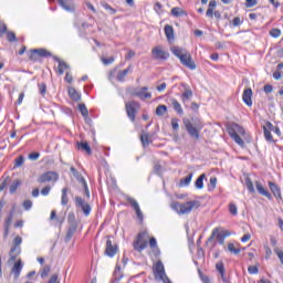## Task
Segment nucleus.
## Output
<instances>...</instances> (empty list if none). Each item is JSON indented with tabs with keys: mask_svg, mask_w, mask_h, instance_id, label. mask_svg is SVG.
Listing matches in <instances>:
<instances>
[{
	"mask_svg": "<svg viewBox=\"0 0 283 283\" xmlns=\"http://www.w3.org/2000/svg\"><path fill=\"white\" fill-rule=\"evenodd\" d=\"M170 51L177 59H179L185 67H188V70H196V62H193L190 52L179 46H172Z\"/></svg>",
	"mask_w": 283,
	"mask_h": 283,
	"instance_id": "1",
	"label": "nucleus"
},
{
	"mask_svg": "<svg viewBox=\"0 0 283 283\" xmlns=\"http://www.w3.org/2000/svg\"><path fill=\"white\" fill-rule=\"evenodd\" d=\"M171 210L176 211L178 216H185L187 213H191L193 209H198L200 207V202L192 200V201H187L185 203H180L178 201H174L171 205Z\"/></svg>",
	"mask_w": 283,
	"mask_h": 283,
	"instance_id": "2",
	"label": "nucleus"
},
{
	"mask_svg": "<svg viewBox=\"0 0 283 283\" xmlns=\"http://www.w3.org/2000/svg\"><path fill=\"white\" fill-rule=\"evenodd\" d=\"M184 125L190 138H196V140L200 139V130L205 128L202 120L197 119L195 123H191V120L185 118Z\"/></svg>",
	"mask_w": 283,
	"mask_h": 283,
	"instance_id": "3",
	"label": "nucleus"
},
{
	"mask_svg": "<svg viewBox=\"0 0 283 283\" xmlns=\"http://www.w3.org/2000/svg\"><path fill=\"white\" fill-rule=\"evenodd\" d=\"M228 133L230 138H232V140H234V143H237L239 147H244V140H242V137H240L244 136L245 134L244 128L242 126H240L239 124H232L228 128Z\"/></svg>",
	"mask_w": 283,
	"mask_h": 283,
	"instance_id": "4",
	"label": "nucleus"
},
{
	"mask_svg": "<svg viewBox=\"0 0 283 283\" xmlns=\"http://www.w3.org/2000/svg\"><path fill=\"white\" fill-rule=\"evenodd\" d=\"M28 56L32 63H38L40 59H48L49 56H52V53L46 49H33L28 52Z\"/></svg>",
	"mask_w": 283,
	"mask_h": 283,
	"instance_id": "5",
	"label": "nucleus"
},
{
	"mask_svg": "<svg viewBox=\"0 0 283 283\" xmlns=\"http://www.w3.org/2000/svg\"><path fill=\"white\" fill-rule=\"evenodd\" d=\"M132 72H134L132 65H128V67L123 71L118 70V67H115L113 71L109 72V77L116 78V81H118L119 83H125L127 74H132Z\"/></svg>",
	"mask_w": 283,
	"mask_h": 283,
	"instance_id": "6",
	"label": "nucleus"
},
{
	"mask_svg": "<svg viewBox=\"0 0 283 283\" xmlns=\"http://www.w3.org/2000/svg\"><path fill=\"white\" fill-rule=\"evenodd\" d=\"M125 107H126V114L129 120L134 123L136 120V109H139L140 104H138V102L136 101H130V102H126Z\"/></svg>",
	"mask_w": 283,
	"mask_h": 283,
	"instance_id": "7",
	"label": "nucleus"
},
{
	"mask_svg": "<svg viewBox=\"0 0 283 283\" xmlns=\"http://www.w3.org/2000/svg\"><path fill=\"white\" fill-rule=\"evenodd\" d=\"M75 206L77 209L83 211L86 217L92 213V206H90V203H87L82 197H75Z\"/></svg>",
	"mask_w": 283,
	"mask_h": 283,
	"instance_id": "8",
	"label": "nucleus"
},
{
	"mask_svg": "<svg viewBox=\"0 0 283 283\" xmlns=\"http://www.w3.org/2000/svg\"><path fill=\"white\" fill-rule=\"evenodd\" d=\"M154 275H155V280H157V282H161V280H165L167 277V273L165 272V265L163 264V261H158L155 264Z\"/></svg>",
	"mask_w": 283,
	"mask_h": 283,
	"instance_id": "9",
	"label": "nucleus"
},
{
	"mask_svg": "<svg viewBox=\"0 0 283 283\" xmlns=\"http://www.w3.org/2000/svg\"><path fill=\"white\" fill-rule=\"evenodd\" d=\"M56 180H59V174L54 171H46L38 178V182H40V185H43L44 182H52V181L56 182Z\"/></svg>",
	"mask_w": 283,
	"mask_h": 283,
	"instance_id": "10",
	"label": "nucleus"
},
{
	"mask_svg": "<svg viewBox=\"0 0 283 283\" xmlns=\"http://www.w3.org/2000/svg\"><path fill=\"white\" fill-rule=\"evenodd\" d=\"M181 87H184V92L181 94V103L187 107V101H191L193 98V91H191V86L189 84H181Z\"/></svg>",
	"mask_w": 283,
	"mask_h": 283,
	"instance_id": "11",
	"label": "nucleus"
},
{
	"mask_svg": "<svg viewBox=\"0 0 283 283\" xmlns=\"http://www.w3.org/2000/svg\"><path fill=\"white\" fill-rule=\"evenodd\" d=\"M151 54L156 61H167L169 59V54L160 46L153 49Z\"/></svg>",
	"mask_w": 283,
	"mask_h": 283,
	"instance_id": "12",
	"label": "nucleus"
},
{
	"mask_svg": "<svg viewBox=\"0 0 283 283\" xmlns=\"http://www.w3.org/2000/svg\"><path fill=\"white\" fill-rule=\"evenodd\" d=\"M127 202L134 209L139 222H143L144 220L143 210H140V205H138V201H136V199L132 197H127Z\"/></svg>",
	"mask_w": 283,
	"mask_h": 283,
	"instance_id": "13",
	"label": "nucleus"
},
{
	"mask_svg": "<svg viewBox=\"0 0 283 283\" xmlns=\"http://www.w3.org/2000/svg\"><path fill=\"white\" fill-rule=\"evenodd\" d=\"M143 238H145V234L139 233L137 235V239L133 243L135 251H138V253H140L142 251H145V249H147V241H143Z\"/></svg>",
	"mask_w": 283,
	"mask_h": 283,
	"instance_id": "14",
	"label": "nucleus"
},
{
	"mask_svg": "<svg viewBox=\"0 0 283 283\" xmlns=\"http://www.w3.org/2000/svg\"><path fill=\"white\" fill-rule=\"evenodd\" d=\"M53 60L57 63V74L63 76V74H65V70H70V64L61 60L59 56H53Z\"/></svg>",
	"mask_w": 283,
	"mask_h": 283,
	"instance_id": "15",
	"label": "nucleus"
},
{
	"mask_svg": "<svg viewBox=\"0 0 283 283\" xmlns=\"http://www.w3.org/2000/svg\"><path fill=\"white\" fill-rule=\"evenodd\" d=\"M168 105H171V107L174 108V111H175L179 116H182V114H185V109H182V105H181L180 102H178V99H176L175 97L168 98Z\"/></svg>",
	"mask_w": 283,
	"mask_h": 283,
	"instance_id": "16",
	"label": "nucleus"
},
{
	"mask_svg": "<svg viewBox=\"0 0 283 283\" xmlns=\"http://www.w3.org/2000/svg\"><path fill=\"white\" fill-rule=\"evenodd\" d=\"M274 126L271 122H266L265 126L263 127V134H264V138L265 140H268V143H273V135L271 134V132H273Z\"/></svg>",
	"mask_w": 283,
	"mask_h": 283,
	"instance_id": "17",
	"label": "nucleus"
},
{
	"mask_svg": "<svg viewBox=\"0 0 283 283\" xmlns=\"http://www.w3.org/2000/svg\"><path fill=\"white\" fill-rule=\"evenodd\" d=\"M147 90H149V87L144 86L140 90H136L133 94L137 96V98H140V101H145L151 98V93L147 92Z\"/></svg>",
	"mask_w": 283,
	"mask_h": 283,
	"instance_id": "18",
	"label": "nucleus"
},
{
	"mask_svg": "<svg viewBox=\"0 0 283 283\" xmlns=\"http://www.w3.org/2000/svg\"><path fill=\"white\" fill-rule=\"evenodd\" d=\"M253 90L245 88L243 91L242 101L248 107H251L253 105Z\"/></svg>",
	"mask_w": 283,
	"mask_h": 283,
	"instance_id": "19",
	"label": "nucleus"
},
{
	"mask_svg": "<svg viewBox=\"0 0 283 283\" xmlns=\"http://www.w3.org/2000/svg\"><path fill=\"white\" fill-rule=\"evenodd\" d=\"M21 271H23V262L21 259H19L11 269V273L13 274L14 280H19Z\"/></svg>",
	"mask_w": 283,
	"mask_h": 283,
	"instance_id": "20",
	"label": "nucleus"
},
{
	"mask_svg": "<svg viewBox=\"0 0 283 283\" xmlns=\"http://www.w3.org/2000/svg\"><path fill=\"white\" fill-rule=\"evenodd\" d=\"M77 229L78 224H76V221H72L69 226L64 242H70V240H72L73 235L76 233Z\"/></svg>",
	"mask_w": 283,
	"mask_h": 283,
	"instance_id": "21",
	"label": "nucleus"
},
{
	"mask_svg": "<svg viewBox=\"0 0 283 283\" xmlns=\"http://www.w3.org/2000/svg\"><path fill=\"white\" fill-rule=\"evenodd\" d=\"M255 187H256V191L260 193V196H264L265 198H268V200L273 199V196L271 195V192H269V190H266V188H264L262 182L255 181Z\"/></svg>",
	"mask_w": 283,
	"mask_h": 283,
	"instance_id": "22",
	"label": "nucleus"
},
{
	"mask_svg": "<svg viewBox=\"0 0 283 283\" xmlns=\"http://www.w3.org/2000/svg\"><path fill=\"white\" fill-rule=\"evenodd\" d=\"M21 255V247L12 245L9 252V262H17V258Z\"/></svg>",
	"mask_w": 283,
	"mask_h": 283,
	"instance_id": "23",
	"label": "nucleus"
},
{
	"mask_svg": "<svg viewBox=\"0 0 283 283\" xmlns=\"http://www.w3.org/2000/svg\"><path fill=\"white\" fill-rule=\"evenodd\" d=\"M67 92L71 101H74V103H78V101H81V93L76 91V88L70 86Z\"/></svg>",
	"mask_w": 283,
	"mask_h": 283,
	"instance_id": "24",
	"label": "nucleus"
},
{
	"mask_svg": "<svg viewBox=\"0 0 283 283\" xmlns=\"http://www.w3.org/2000/svg\"><path fill=\"white\" fill-rule=\"evenodd\" d=\"M123 271L120 270V265H116L115 266V270H114V272H113V280H112V282H116V283H118V282H120V280H123Z\"/></svg>",
	"mask_w": 283,
	"mask_h": 283,
	"instance_id": "25",
	"label": "nucleus"
},
{
	"mask_svg": "<svg viewBox=\"0 0 283 283\" xmlns=\"http://www.w3.org/2000/svg\"><path fill=\"white\" fill-rule=\"evenodd\" d=\"M118 253V245H113L112 241H107V256L108 258H114Z\"/></svg>",
	"mask_w": 283,
	"mask_h": 283,
	"instance_id": "26",
	"label": "nucleus"
},
{
	"mask_svg": "<svg viewBox=\"0 0 283 283\" xmlns=\"http://www.w3.org/2000/svg\"><path fill=\"white\" fill-rule=\"evenodd\" d=\"M77 147L81 149V151H86L88 156H92V147H90L87 142L77 143Z\"/></svg>",
	"mask_w": 283,
	"mask_h": 283,
	"instance_id": "27",
	"label": "nucleus"
},
{
	"mask_svg": "<svg viewBox=\"0 0 283 283\" xmlns=\"http://www.w3.org/2000/svg\"><path fill=\"white\" fill-rule=\"evenodd\" d=\"M170 14L172 17H187V11L182 10L180 7H175L171 9Z\"/></svg>",
	"mask_w": 283,
	"mask_h": 283,
	"instance_id": "28",
	"label": "nucleus"
},
{
	"mask_svg": "<svg viewBox=\"0 0 283 283\" xmlns=\"http://www.w3.org/2000/svg\"><path fill=\"white\" fill-rule=\"evenodd\" d=\"M207 178V175H205V174H201L198 178H197V180H196V182H195V187H196V189H203L205 188V179Z\"/></svg>",
	"mask_w": 283,
	"mask_h": 283,
	"instance_id": "29",
	"label": "nucleus"
},
{
	"mask_svg": "<svg viewBox=\"0 0 283 283\" xmlns=\"http://www.w3.org/2000/svg\"><path fill=\"white\" fill-rule=\"evenodd\" d=\"M271 192L273 193V196H280V192L282 191V189H280L277 187V184L273 182V181H269L268 182Z\"/></svg>",
	"mask_w": 283,
	"mask_h": 283,
	"instance_id": "30",
	"label": "nucleus"
},
{
	"mask_svg": "<svg viewBox=\"0 0 283 283\" xmlns=\"http://www.w3.org/2000/svg\"><path fill=\"white\" fill-rule=\"evenodd\" d=\"M164 32L166 34V38L171 41L174 39V27L166 24L164 28Z\"/></svg>",
	"mask_w": 283,
	"mask_h": 283,
	"instance_id": "31",
	"label": "nucleus"
},
{
	"mask_svg": "<svg viewBox=\"0 0 283 283\" xmlns=\"http://www.w3.org/2000/svg\"><path fill=\"white\" fill-rule=\"evenodd\" d=\"M192 178H193V174L190 172L186 178L180 180L179 186L180 187H189V185H191Z\"/></svg>",
	"mask_w": 283,
	"mask_h": 283,
	"instance_id": "32",
	"label": "nucleus"
},
{
	"mask_svg": "<svg viewBox=\"0 0 283 283\" xmlns=\"http://www.w3.org/2000/svg\"><path fill=\"white\" fill-rule=\"evenodd\" d=\"M67 202H70V198H67V188H63L61 197L62 207H67Z\"/></svg>",
	"mask_w": 283,
	"mask_h": 283,
	"instance_id": "33",
	"label": "nucleus"
},
{
	"mask_svg": "<svg viewBox=\"0 0 283 283\" xmlns=\"http://www.w3.org/2000/svg\"><path fill=\"white\" fill-rule=\"evenodd\" d=\"M218 185V177H210V182L208 185V191H214Z\"/></svg>",
	"mask_w": 283,
	"mask_h": 283,
	"instance_id": "34",
	"label": "nucleus"
},
{
	"mask_svg": "<svg viewBox=\"0 0 283 283\" xmlns=\"http://www.w3.org/2000/svg\"><path fill=\"white\" fill-rule=\"evenodd\" d=\"M78 111L84 118H87V116H90V111L87 109V106L85 104H78Z\"/></svg>",
	"mask_w": 283,
	"mask_h": 283,
	"instance_id": "35",
	"label": "nucleus"
},
{
	"mask_svg": "<svg viewBox=\"0 0 283 283\" xmlns=\"http://www.w3.org/2000/svg\"><path fill=\"white\" fill-rule=\"evenodd\" d=\"M98 174H99V178H103V176H107V165L105 163H102L99 165Z\"/></svg>",
	"mask_w": 283,
	"mask_h": 283,
	"instance_id": "36",
	"label": "nucleus"
},
{
	"mask_svg": "<svg viewBox=\"0 0 283 283\" xmlns=\"http://www.w3.org/2000/svg\"><path fill=\"white\" fill-rule=\"evenodd\" d=\"M80 182L84 189V196H86V198L90 199V188L87 187V181H85V178H82Z\"/></svg>",
	"mask_w": 283,
	"mask_h": 283,
	"instance_id": "37",
	"label": "nucleus"
},
{
	"mask_svg": "<svg viewBox=\"0 0 283 283\" xmlns=\"http://www.w3.org/2000/svg\"><path fill=\"white\" fill-rule=\"evenodd\" d=\"M21 186V181L15 180L11 184V186L9 187V192L10 193H15L17 189H19V187Z\"/></svg>",
	"mask_w": 283,
	"mask_h": 283,
	"instance_id": "38",
	"label": "nucleus"
},
{
	"mask_svg": "<svg viewBox=\"0 0 283 283\" xmlns=\"http://www.w3.org/2000/svg\"><path fill=\"white\" fill-rule=\"evenodd\" d=\"M245 186L249 193H255V187L253 186V181H251V179L249 178L245 179Z\"/></svg>",
	"mask_w": 283,
	"mask_h": 283,
	"instance_id": "39",
	"label": "nucleus"
},
{
	"mask_svg": "<svg viewBox=\"0 0 283 283\" xmlns=\"http://www.w3.org/2000/svg\"><path fill=\"white\" fill-rule=\"evenodd\" d=\"M270 36H272L273 39H280V36H282V30L280 29L270 30Z\"/></svg>",
	"mask_w": 283,
	"mask_h": 283,
	"instance_id": "40",
	"label": "nucleus"
},
{
	"mask_svg": "<svg viewBox=\"0 0 283 283\" xmlns=\"http://www.w3.org/2000/svg\"><path fill=\"white\" fill-rule=\"evenodd\" d=\"M166 112H167V106L165 105H159L156 108L157 116H165Z\"/></svg>",
	"mask_w": 283,
	"mask_h": 283,
	"instance_id": "41",
	"label": "nucleus"
},
{
	"mask_svg": "<svg viewBox=\"0 0 283 283\" xmlns=\"http://www.w3.org/2000/svg\"><path fill=\"white\" fill-rule=\"evenodd\" d=\"M228 251H230V253H233L234 255H238V253H240L241 250L240 248H235V244L229 243Z\"/></svg>",
	"mask_w": 283,
	"mask_h": 283,
	"instance_id": "42",
	"label": "nucleus"
},
{
	"mask_svg": "<svg viewBox=\"0 0 283 283\" xmlns=\"http://www.w3.org/2000/svg\"><path fill=\"white\" fill-rule=\"evenodd\" d=\"M248 273H250V275H258L260 273V269L258 265H250L248 268Z\"/></svg>",
	"mask_w": 283,
	"mask_h": 283,
	"instance_id": "43",
	"label": "nucleus"
},
{
	"mask_svg": "<svg viewBox=\"0 0 283 283\" xmlns=\"http://www.w3.org/2000/svg\"><path fill=\"white\" fill-rule=\"evenodd\" d=\"M41 96H44L48 92V85L45 83L38 84Z\"/></svg>",
	"mask_w": 283,
	"mask_h": 283,
	"instance_id": "44",
	"label": "nucleus"
},
{
	"mask_svg": "<svg viewBox=\"0 0 283 283\" xmlns=\"http://www.w3.org/2000/svg\"><path fill=\"white\" fill-rule=\"evenodd\" d=\"M7 40L9 41V43H14V41H17V34L12 31H8Z\"/></svg>",
	"mask_w": 283,
	"mask_h": 283,
	"instance_id": "45",
	"label": "nucleus"
},
{
	"mask_svg": "<svg viewBox=\"0 0 283 283\" xmlns=\"http://www.w3.org/2000/svg\"><path fill=\"white\" fill-rule=\"evenodd\" d=\"M171 127H172L174 132H178V129H180V124H179L178 118H172L171 119Z\"/></svg>",
	"mask_w": 283,
	"mask_h": 283,
	"instance_id": "46",
	"label": "nucleus"
},
{
	"mask_svg": "<svg viewBox=\"0 0 283 283\" xmlns=\"http://www.w3.org/2000/svg\"><path fill=\"white\" fill-rule=\"evenodd\" d=\"M229 212L231 213V216H238V206H235V203H230Z\"/></svg>",
	"mask_w": 283,
	"mask_h": 283,
	"instance_id": "47",
	"label": "nucleus"
},
{
	"mask_svg": "<svg viewBox=\"0 0 283 283\" xmlns=\"http://www.w3.org/2000/svg\"><path fill=\"white\" fill-rule=\"evenodd\" d=\"M111 189L112 191H118V185H116V178L114 176H111Z\"/></svg>",
	"mask_w": 283,
	"mask_h": 283,
	"instance_id": "48",
	"label": "nucleus"
},
{
	"mask_svg": "<svg viewBox=\"0 0 283 283\" xmlns=\"http://www.w3.org/2000/svg\"><path fill=\"white\" fill-rule=\"evenodd\" d=\"M22 207L25 209V211H30L32 209V200L27 199L23 201Z\"/></svg>",
	"mask_w": 283,
	"mask_h": 283,
	"instance_id": "49",
	"label": "nucleus"
},
{
	"mask_svg": "<svg viewBox=\"0 0 283 283\" xmlns=\"http://www.w3.org/2000/svg\"><path fill=\"white\" fill-rule=\"evenodd\" d=\"M140 142H142V144L144 145V147H146V145H149V135L143 134V135L140 136Z\"/></svg>",
	"mask_w": 283,
	"mask_h": 283,
	"instance_id": "50",
	"label": "nucleus"
},
{
	"mask_svg": "<svg viewBox=\"0 0 283 283\" xmlns=\"http://www.w3.org/2000/svg\"><path fill=\"white\" fill-rule=\"evenodd\" d=\"M50 271H51L50 265H45V266L42 269L41 277H48V275H50Z\"/></svg>",
	"mask_w": 283,
	"mask_h": 283,
	"instance_id": "51",
	"label": "nucleus"
},
{
	"mask_svg": "<svg viewBox=\"0 0 283 283\" xmlns=\"http://www.w3.org/2000/svg\"><path fill=\"white\" fill-rule=\"evenodd\" d=\"M57 3L59 6H61V8H63V10H66V12H70V10H72V8L65 3V0H57Z\"/></svg>",
	"mask_w": 283,
	"mask_h": 283,
	"instance_id": "52",
	"label": "nucleus"
},
{
	"mask_svg": "<svg viewBox=\"0 0 283 283\" xmlns=\"http://www.w3.org/2000/svg\"><path fill=\"white\" fill-rule=\"evenodd\" d=\"M23 163H25V158H24L23 156H19V157L15 159L14 167H22Z\"/></svg>",
	"mask_w": 283,
	"mask_h": 283,
	"instance_id": "53",
	"label": "nucleus"
},
{
	"mask_svg": "<svg viewBox=\"0 0 283 283\" xmlns=\"http://www.w3.org/2000/svg\"><path fill=\"white\" fill-rule=\"evenodd\" d=\"M216 269H217L218 273H226L224 263L222 261H220L216 264Z\"/></svg>",
	"mask_w": 283,
	"mask_h": 283,
	"instance_id": "54",
	"label": "nucleus"
},
{
	"mask_svg": "<svg viewBox=\"0 0 283 283\" xmlns=\"http://www.w3.org/2000/svg\"><path fill=\"white\" fill-rule=\"evenodd\" d=\"M23 239L20 235H17L13 240L12 247H21Z\"/></svg>",
	"mask_w": 283,
	"mask_h": 283,
	"instance_id": "55",
	"label": "nucleus"
},
{
	"mask_svg": "<svg viewBox=\"0 0 283 283\" xmlns=\"http://www.w3.org/2000/svg\"><path fill=\"white\" fill-rule=\"evenodd\" d=\"M3 34H8V25L6 23L0 24V36H3Z\"/></svg>",
	"mask_w": 283,
	"mask_h": 283,
	"instance_id": "56",
	"label": "nucleus"
},
{
	"mask_svg": "<svg viewBox=\"0 0 283 283\" xmlns=\"http://www.w3.org/2000/svg\"><path fill=\"white\" fill-rule=\"evenodd\" d=\"M274 253H276L281 264L283 265V251L279 250L277 248L274 249Z\"/></svg>",
	"mask_w": 283,
	"mask_h": 283,
	"instance_id": "57",
	"label": "nucleus"
},
{
	"mask_svg": "<svg viewBox=\"0 0 283 283\" xmlns=\"http://www.w3.org/2000/svg\"><path fill=\"white\" fill-rule=\"evenodd\" d=\"M264 249H265V260H269L271 255H273V251L271 250V248H269V245H265Z\"/></svg>",
	"mask_w": 283,
	"mask_h": 283,
	"instance_id": "58",
	"label": "nucleus"
},
{
	"mask_svg": "<svg viewBox=\"0 0 283 283\" xmlns=\"http://www.w3.org/2000/svg\"><path fill=\"white\" fill-rule=\"evenodd\" d=\"M149 247L150 249H158V241H156V238L149 240Z\"/></svg>",
	"mask_w": 283,
	"mask_h": 283,
	"instance_id": "59",
	"label": "nucleus"
},
{
	"mask_svg": "<svg viewBox=\"0 0 283 283\" xmlns=\"http://www.w3.org/2000/svg\"><path fill=\"white\" fill-rule=\"evenodd\" d=\"M50 191H52V187L45 186V187L41 190V193H42L43 196H50Z\"/></svg>",
	"mask_w": 283,
	"mask_h": 283,
	"instance_id": "60",
	"label": "nucleus"
},
{
	"mask_svg": "<svg viewBox=\"0 0 283 283\" xmlns=\"http://www.w3.org/2000/svg\"><path fill=\"white\" fill-rule=\"evenodd\" d=\"M232 24L234 25V28H238V25H242V20L240 19V17H235L232 20Z\"/></svg>",
	"mask_w": 283,
	"mask_h": 283,
	"instance_id": "61",
	"label": "nucleus"
},
{
	"mask_svg": "<svg viewBox=\"0 0 283 283\" xmlns=\"http://www.w3.org/2000/svg\"><path fill=\"white\" fill-rule=\"evenodd\" d=\"M161 170H163V166H160L159 164H155V166H154V171H155V174H157L158 176H160Z\"/></svg>",
	"mask_w": 283,
	"mask_h": 283,
	"instance_id": "62",
	"label": "nucleus"
},
{
	"mask_svg": "<svg viewBox=\"0 0 283 283\" xmlns=\"http://www.w3.org/2000/svg\"><path fill=\"white\" fill-rule=\"evenodd\" d=\"M48 283H61L59 282V274H53Z\"/></svg>",
	"mask_w": 283,
	"mask_h": 283,
	"instance_id": "63",
	"label": "nucleus"
},
{
	"mask_svg": "<svg viewBox=\"0 0 283 283\" xmlns=\"http://www.w3.org/2000/svg\"><path fill=\"white\" fill-rule=\"evenodd\" d=\"M41 156V154H39V153H31L30 155H29V159L30 160H39V157Z\"/></svg>",
	"mask_w": 283,
	"mask_h": 283,
	"instance_id": "64",
	"label": "nucleus"
}]
</instances>
